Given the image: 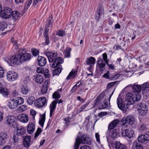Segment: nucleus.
Returning a JSON list of instances; mask_svg holds the SVG:
<instances>
[{
    "mask_svg": "<svg viewBox=\"0 0 149 149\" xmlns=\"http://www.w3.org/2000/svg\"><path fill=\"white\" fill-rule=\"evenodd\" d=\"M45 53L48 58L49 61L50 62H54L52 66L53 68H57L60 64L63 63V61L62 60L61 57H57V52H46Z\"/></svg>",
    "mask_w": 149,
    "mask_h": 149,
    "instance_id": "f257e3e1",
    "label": "nucleus"
},
{
    "mask_svg": "<svg viewBox=\"0 0 149 149\" xmlns=\"http://www.w3.org/2000/svg\"><path fill=\"white\" fill-rule=\"evenodd\" d=\"M132 88L133 90L132 92H137L140 94L141 89L142 94L147 95L146 94H148L149 92V81L145 82L141 85L134 84L132 85Z\"/></svg>",
    "mask_w": 149,
    "mask_h": 149,
    "instance_id": "f03ea898",
    "label": "nucleus"
},
{
    "mask_svg": "<svg viewBox=\"0 0 149 149\" xmlns=\"http://www.w3.org/2000/svg\"><path fill=\"white\" fill-rule=\"evenodd\" d=\"M24 99L21 97H17L15 98L10 99L7 101V105L10 109L16 108L18 105L24 102Z\"/></svg>",
    "mask_w": 149,
    "mask_h": 149,
    "instance_id": "7ed1b4c3",
    "label": "nucleus"
},
{
    "mask_svg": "<svg viewBox=\"0 0 149 149\" xmlns=\"http://www.w3.org/2000/svg\"><path fill=\"white\" fill-rule=\"evenodd\" d=\"M141 98L140 94L137 92H132L128 93L126 95L127 103L130 105L133 104L135 102L139 101Z\"/></svg>",
    "mask_w": 149,
    "mask_h": 149,
    "instance_id": "20e7f679",
    "label": "nucleus"
},
{
    "mask_svg": "<svg viewBox=\"0 0 149 149\" xmlns=\"http://www.w3.org/2000/svg\"><path fill=\"white\" fill-rule=\"evenodd\" d=\"M108 61L107 60V56L106 53H104L101 56L98 58L97 61V67L100 70H103L105 67L106 64H108Z\"/></svg>",
    "mask_w": 149,
    "mask_h": 149,
    "instance_id": "39448f33",
    "label": "nucleus"
},
{
    "mask_svg": "<svg viewBox=\"0 0 149 149\" xmlns=\"http://www.w3.org/2000/svg\"><path fill=\"white\" fill-rule=\"evenodd\" d=\"M136 122V120L133 116L128 115L123 118L121 121V123L123 126H126L128 125L132 126Z\"/></svg>",
    "mask_w": 149,
    "mask_h": 149,
    "instance_id": "423d86ee",
    "label": "nucleus"
},
{
    "mask_svg": "<svg viewBox=\"0 0 149 149\" xmlns=\"http://www.w3.org/2000/svg\"><path fill=\"white\" fill-rule=\"evenodd\" d=\"M90 138L86 134L82 135L80 139L77 137L76 139V142L75 143V148H78L79 144L81 143L83 144L88 143L89 142H90Z\"/></svg>",
    "mask_w": 149,
    "mask_h": 149,
    "instance_id": "0eeeda50",
    "label": "nucleus"
},
{
    "mask_svg": "<svg viewBox=\"0 0 149 149\" xmlns=\"http://www.w3.org/2000/svg\"><path fill=\"white\" fill-rule=\"evenodd\" d=\"M5 61L9 64L11 63L13 64L18 65L21 62L19 55L18 54L10 56L7 60V59Z\"/></svg>",
    "mask_w": 149,
    "mask_h": 149,
    "instance_id": "6e6552de",
    "label": "nucleus"
},
{
    "mask_svg": "<svg viewBox=\"0 0 149 149\" xmlns=\"http://www.w3.org/2000/svg\"><path fill=\"white\" fill-rule=\"evenodd\" d=\"M23 49H20L18 52L19 55L21 62H25L29 60L31 58V55L26 53H23Z\"/></svg>",
    "mask_w": 149,
    "mask_h": 149,
    "instance_id": "1a4fd4ad",
    "label": "nucleus"
},
{
    "mask_svg": "<svg viewBox=\"0 0 149 149\" xmlns=\"http://www.w3.org/2000/svg\"><path fill=\"white\" fill-rule=\"evenodd\" d=\"M117 104L118 108L124 113L126 112L130 105L128 103H125L123 104L122 103V100L119 97L117 98Z\"/></svg>",
    "mask_w": 149,
    "mask_h": 149,
    "instance_id": "9d476101",
    "label": "nucleus"
},
{
    "mask_svg": "<svg viewBox=\"0 0 149 149\" xmlns=\"http://www.w3.org/2000/svg\"><path fill=\"white\" fill-rule=\"evenodd\" d=\"M123 127L121 129V134L123 137H127L129 138H131L135 136L134 131L132 129H126L124 130Z\"/></svg>",
    "mask_w": 149,
    "mask_h": 149,
    "instance_id": "9b49d317",
    "label": "nucleus"
},
{
    "mask_svg": "<svg viewBox=\"0 0 149 149\" xmlns=\"http://www.w3.org/2000/svg\"><path fill=\"white\" fill-rule=\"evenodd\" d=\"M19 77V74L13 71H8L6 74L7 79L9 81H15Z\"/></svg>",
    "mask_w": 149,
    "mask_h": 149,
    "instance_id": "f8f14e48",
    "label": "nucleus"
},
{
    "mask_svg": "<svg viewBox=\"0 0 149 149\" xmlns=\"http://www.w3.org/2000/svg\"><path fill=\"white\" fill-rule=\"evenodd\" d=\"M35 106L38 108H41L47 105V101L46 98L45 97H40L36 99L34 102Z\"/></svg>",
    "mask_w": 149,
    "mask_h": 149,
    "instance_id": "ddd939ff",
    "label": "nucleus"
},
{
    "mask_svg": "<svg viewBox=\"0 0 149 149\" xmlns=\"http://www.w3.org/2000/svg\"><path fill=\"white\" fill-rule=\"evenodd\" d=\"M138 110L140 116H145L147 113L148 110L146 105L144 104H140Z\"/></svg>",
    "mask_w": 149,
    "mask_h": 149,
    "instance_id": "4468645a",
    "label": "nucleus"
},
{
    "mask_svg": "<svg viewBox=\"0 0 149 149\" xmlns=\"http://www.w3.org/2000/svg\"><path fill=\"white\" fill-rule=\"evenodd\" d=\"M12 12V10L10 8H6L3 11L1 15V17L4 19H8L11 16Z\"/></svg>",
    "mask_w": 149,
    "mask_h": 149,
    "instance_id": "2eb2a0df",
    "label": "nucleus"
},
{
    "mask_svg": "<svg viewBox=\"0 0 149 149\" xmlns=\"http://www.w3.org/2000/svg\"><path fill=\"white\" fill-rule=\"evenodd\" d=\"M15 117L13 116L9 115L6 117V121L7 124L11 127H14V125L16 123Z\"/></svg>",
    "mask_w": 149,
    "mask_h": 149,
    "instance_id": "dca6fc26",
    "label": "nucleus"
},
{
    "mask_svg": "<svg viewBox=\"0 0 149 149\" xmlns=\"http://www.w3.org/2000/svg\"><path fill=\"white\" fill-rule=\"evenodd\" d=\"M18 120L24 123H27L29 120L28 116L26 114L22 113L17 116Z\"/></svg>",
    "mask_w": 149,
    "mask_h": 149,
    "instance_id": "f3484780",
    "label": "nucleus"
},
{
    "mask_svg": "<svg viewBox=\"0 0 149 149\" xmlns=\"http://www.w3.org/2000/svg\"><path fill=\"white\" fill-rule=\"evenodd\" d=\"M32 144L31 137L29 136H26L24 139L23 145L24 146L27 148Z\"/></svg>",
    "mask_w": 149,
    "mask_h": 149,
    "instance_id": "a211bd4d",
    "label": "nucleus"
},
{
    "mask_svg": "<svg viewBox=\"0 0 149 149\" xmlns=\"http://www.w3.org/2000/svg\"><path fill=\"white\" fill-rule=\"evenodd\" d=\"M57 103V102L56 101L54 100L49 105V108L50 109V117L52 116L53 114L55 111Z\"/></svg>",
    "mask_w": 149,
    "mask_h": 149,
    "instance_id": "6ab92c4d",
    "label": "nucleus"
},
{
    "mask_svg": "<svg viewBox=\"0 0 149 149\" xmlns=\"http://www.w3.org/2000/svg\"><path fill=\"white\" fill-rule=\"evenodd\" d=\"M35 126L34 124L30 122L27 126V131L29 134L33 133L35 130Z\"/></svg>",
    "mask_w": 149,
    "mask_h": 149,
    "instance_id": "aec40b11",
    "label": "nucleus"
},
{
    "mask_svg": "<svg viewBox=\"0 0 149 149\" xmlns=\"http://www.w3.org/2000/svg\"><path fill=\"white\" fill-rule=\"evenodd\" d=\"M114 145L116 149H127V146L121 143L120 141H116Z\"/></svg>",
    "mask_w": 149,
    "mask_h": 149,
    "instance_id": "412c9836",
    "label": "nucleus"
},
{
    "mask_svg": "<svg viewBox=\"0 0 149 149\" xmlns=\"http://www.w3.org/2000/svg\"><path fill=\"white\" fill-rule=\"evenodd\" d=\"M16 134L19 136H21L24 134L26 131L25 128L23 126H20L17 127Z\"/></svg>",
    "mask_w": 149,
    "mask_h": 149,
    "instance_id": "4be33fe9",
    "label": "nucleus"
},
{
    "mask_svg": "<svg viewBox=\"0 0 149 149\" xmlns=\"http://www.w3.org/2000/svg\"><path fill=\"white\" fill-rule=\"evenodd\" d=\"M38 61L39 65L40 66H45L47 63L46 59L43 57L39 56L38 58Z\"/></svg>",
    "mask_w": 149,
    "mask_h": 149,
    "instance_id": "5701e85b",
    "label": "nucleus"
},
{
    "mask_svg": "<svg viewBox=\"0 0 149 149\" xmlns=\"http://www.w3.org/2000/svg\"><path fill=\"white\" fill-rule=\"evenodd\" d=\"M0 93L3 96L6 97L9 93V91L5 86L0 87Z\"/></svg>",
    "mask_w": 149,
    "mask_h": 149,
    "instance_id": "b1692460",
    "label": "nucleus"
},
{
    "mask_svg": "<svg viewBox=\"0 0 149 149\" xmlns=\"http://www.w3.org/2000/svg\"><path fill=\"white\" fill-rule=\"evenodd\" d=\"M35 81L37 83L42 84L44 81V78L42 75L38 74L34 76Z\"/></svg>",
    "mask_w": 149,
    "mask_h": 149,
    "instance_id": "393cba45",
    "label": "nucleus"
},
{
    "mask_svg": "<svg viewBox=\"0 0 149 149\" xmlns=\"http://www.w3.org/2000/svg\"><path fill=\"white\" fill-rule=\"evenodd\" d=\"M77 71L76 70H72L70 72L69 75L67 77L66 79L67 80L70 79H73L77 76Z\"/></svg>",
    "mask_w": 149,
    "mask_h": 149,
    "instance_id": "a878e982",
    "label": "nucleus"
},
{
    "mask_svg": "<svg viewBox=\"0 0 149 149\" xmlns=\"http://www.w3.org/2000/svg\"><path fill=\"white\" fill-rule=\"evenodd\" d=\"M111 137L113 139L117 138L119 136V131L116 129L113 130L109 134Z\"/></svg>",
    "mask_w": 149,
    "mask_h": 149,
    "instance_id": "bb28decb",
    "label": "nucleus"
},
{
    "mask_svg": "<svg viewBox=\"0 0 149 149\" xmlns=\"http://www.w3.org/2000/svg\"><path fill=\"white\" fill-rule=\"evenodd\" d=\"M11 16L13 19L15 21H16L20 19L21 15L19 12L14 11H12Z\"/></svg>",
    "mask_w": 149,
    "mask_h": 149,
    "instance_id": "cd10ccee",
    "label": "nucleus"
},
{
    "mask_svg": "<svg viewBox=\"0 0 149 149\" xmlns=\"http://www.w3.org/2000/svg\"><path fill=\"white\" fill-rule=\"evenodd\" d=\"M119 122V120L117 119L115 120L111 121L109 125L108 129L109 130L113 129L114 127L116 126Z\"/></svg>",
    "mask_w": 149,
    "mask_h": 149,
    "instance_id": "c85d7f7f",
    "label": "nucleus"
},
{
    "mask_svg": "<svg viewBox=\"0 0 149 149\" xmlns=\"http://www.w3.org/2000/svg\"><path fill=\"white\" fill-rule=\"evenodd\" d=\"M49 81V80L47 79L45 81L41 89V92L42 94H45L47 92Z\"/></svg>",
    "mask_w": 149,
    "mask_h": 149,
    "instance_id": "c756f323",
    "label": "nucleus"
},
{
    "mask_svg": "<svg viewBox=\"0 0 149 149\" xmlns=\"http://www.w3.org/2000/svg\"><path fill=\"white\" fill-rule=\"evenodd\" d=\"M132 149H143V148L140 143L135 141L132 143Z\"/></svg>",
    "mask_w": 149,
    "mask_h": 149,
    "instance_id": "7c9ffc66",
    "label": "nucleus"
},
{
    "mask_svg": "<svg viewBox=\"0 0 149 149\" xmlns=\"http://www.w3.org/2000/svg\"><path fill=\"white\" fill-rule=\"evenodd\" d=\"M53 23V18L52 17H50L46 21V27L51 28L52 26Z\"/></svg>",
    "mask_w": 149,
    "mask_h": 149,
    "instance_id": "2f4dec72",
    "label": "nucleus"
},
{
    "mask_svg": "<svg viewBox=\"0 0 149 149\" xmlns=\"http://www.w3.org/2000/svg\"><path fill=\"white\" fill-rule=\"evenodd\" d=\"M21 91L23 94L26 95L28 94L30 91L27 86H23L21 88Z\"/></svg>",
    "mask_w": 149,
    "mask_h": 149,
    "instance_id": "473e14b6",
    "label": "nucleus"
},
{
    "mask_svg": "<svg viewBox=\"0 0 149 149\" xmlns=\"http://www.w3.org/2000/svg\"><path fill=\"white\" fill-rule=\"evenodd\" d=\"M95 59L94 58L91 56L88 58L86 63L88 65H94L95 64Z\"/></svg>",
    "mask_w": 149,
    "mask_h": 149,
    "instance_id": "72a5a7b5",
    "label": "nucleus"
},
{
    "mask_svg": "<svg viewBox=\"0 0 149 149\" xmlns=\"http://www.w3.org/2000/svg\"><path fill=\"white\" fill-rule=\"evenodd\" d=\"M71 50V48L68 47L66 48L64 51V54L65 57L68 58L70 57V53Z\"/></svg>",
    "mask_w": 149,
    "mask_h": 149,
    "instance_id": "f704fd0d",
    "label": "nucleus"
},
{
    "mask_svg": "<svg viewBox=\"0 0 149 149\" xmlns=\"http://www.w3.org/2000/svg\"><path fill=\"white\" fill-rule=\"evenodd\" d=\"M108 106L107 100L105 99L103 103L101 105H99L98 109H104L107 108Z\"/></svg>",
    "mask_w": 149,
    "mask_h": 149,
    "instance_id": "c9c22d12",
    "label": "nucleus"
},
{
    "mask_svg": "<svg viewBox=\"0 0 149 149\" xmlns=\"http://www.w3.org/2000/svg\"><path fill=\"white\" fill-rule=\"evenodd\" d=\"M59 68L56 70H54L53 71V74L54 75H56L59 74L61 72L62 70V67L60 66L59 64L58 65Z\"/></svg>",
    "mask_w": 149,
    "mask_h": 149,
    "instance_id": "e433bc0d",
    "label": "nucleus"
},
{
    "mask_svg": "<svg viewBox=\"0 0 149 149\" xmlns=\"http://www.w3.org/2000/svg\"><path fill=\"white\" fill-rule=\"evenodd\" d=\"M0 138L6 141L8 138V136L6 132H2L0 133Z\"/></svg>",
    "mask_w": 149,
    "mask_h": 149,
    "instance_id": "4c0bfd02",
    "label": "nucleus"
},
{
    "mask_svg": "<svg viewBox=\"0 0 149 149\" xmlns=\"http://www.w3.org/2000/svg\"><path fill=\"white\" fill-rule=\"evenodd\" d=\"M35 101L34 97L33 96H30L27 100V102L30 105H32Z\"/></svg>",
    "mask_w": 149,
    "mask_h": 149,
    "instance_id": "58836bf2",
    "label": "nucleus"
},
{
    "mask_svg": "<svg viewBox=\"0 0 149 149\" xmlns=\"http://www.w3.org/2000/svg\"><path fill=\"white\" fill-rule=\"evenodd\" d=\"M32 0H27L24 5V10H26L30 6L32 2Z\"/></svg>",
    "mask_w": 149,
    "mask_h": 149,
    "instance_id": "ea45409f",
    "label": "nucleus"
},
{
    "mask_svg": "<svg viewBox=\"0 0 149 149\" xmlns=\"http://www.w3.org/2000/svg\"><path fill=\"white\" fill-rule=\"evenodd\" d=\"M45 114H43L39 120V124L41 127H43L45 121Z\"/></svg>",
    "mask_w": 149,
    "mask_h": 149,
    "instance_id": "a19ab883",
    "label": "nucleus"
},
{
    "mask_svg": "<svg viewBox=\"0 0 149 149\" xmlns=\"http://www.w3.org/2000/svg\"><path fill=\"white\" fill-rule=\"evenodd\" d=\"M28 107L25 105H22L19 107L18 108V110L21 112H23L27 110Z\"/></svg>",
    "mask_w": 149,
    "mask_h": 149,
    "instance_id": "79ce46f5",
    "label": "nucleus"
},
{
    "mask_svg": "<svg viewBox=\"0 0 149 149\" xmlns=\"http://www.w3.org/2000/svg\"><path fill=\"white\" fill-rule=\"evenodd\" d=\"M64 120L66 122V124L67 125H68L72 123L73 119L72 118L68 116Z\"/></svg>",
    "mask_w": 149,
    "mask_h": 149,
    "instance_id": "37998d69",
    "label": "nucleus"
},
{
    "mask_svg": "<svg viewBox=\"0 0 149 149\" xmlns=\"http://www.w3.org/2000/svg\"><path fill=\"white\" fill-rule=\"evenodd\" d=\"M81 84V82H78L72 88L71 90V92L72 93L74 92L78 87L80 86Z\"/></svg>",
    "mask_w": 149,
    "mask_h": 149,
    "instance_id": "c03bdc74",
    "label": "nucleus"
},
{
    "mask_svg": "<svg viewBox=\"0 0 149 149\" xmlns=\"http://www.w3.org/2000/svg\"><path fill=\"white\" fill-rule=\"evenodd\" d=\"M49 72V70L47 69H44L43 72L42 73L45 78H48L50 77V74Z\"/></svg>",
    "mask_w": 149,
    "mask_h": 149,
    "instance_id": "a18cd8bd",
    "label": "nucleus"
},
{
    "mask_svg": "<svg viewBox=\"0 0 149 149\" xmlns=\"http://www.w3.org/2000/svg\"><path fill=\"white\" fill-rule=\"evenodd\" d=\"M42 132V130L40 128H38L35 134L34 137V138H36Z\"/></svg>",
    "mask_w": 149,
    "mask_h": 149,
    "instance_id": "49530a36",
    "label": "nucleus"
},
{
    "mask_svg": "<svg viewBox=\"0 0 149 149\" xmlns=\"http://www.w3.org/2000/svg\"><path fill=\"white\" fill-rule=\"evenodd\" d=\"M45 37V42L43 43V45H48L50 42V40L49 39V38L47 35L45 36L44 35Z\"/></svg>",
    "mask_w": 149,
    "mask_h": 149,
    "instance_id": "de8ad7c7",
    "label": "nucleus"
},
{
    "mask_svg": "<svg viewBox=\"0 0 149 149\" xmlns=\"http://www.w3.org/2000/svg\"><path fill=\"white\" fill-rule=\"evenodd\" d=\"M147 127H148L146 125L143 124L140 126L139 129L140 130L142 131H146L147 129Z\"/></svg>",
    "mask_w": 149,
    "mask_h": 149,
    "instance_id": "09e8293b",
    "label": "nucleus"
},
{
    "mask_svg": "<svg viewBox=\"0 0 149 149\" xmlns=\"http://www.w3.org/2000/svg\"><path fill=\"white\" fill-rule=\"evenodd\" d=\"M18 135L17 134L13 135V141L15 143H17L18 142L19 139L18 138Z\"/></svg>",
    "mask_w": 149,
    "mask_h": 149,
    "instance_id": "8fccbe9b",
    "label": "nucleus"
},
{
    "mask_svg": "<svg viewBox=\"0 0 149 149\" xmlns=\"http://www.w3.org/2000/svg\"><path fill=\"white\" fill-rule=\"evenodd\" d=\"M53 98L55 99H58L60 97V95L58 91L55 92L53 93Z\"/></svg>",
    "mask_w": 149,
    "mask_h": 149,
    "instance_id": "3c124183",
    "label": "nucleus"
},
{
    "mask_svg": "<svg viewBox=\"0 0 149 149\" xmlns=\"http://www.w3.org/2000/svg\"><path fill=\"white\" fill-rule=\"evenodd\" d=\"M138 140L139 142L143 143L145 141L144 135L141 134L138 138Z\"/></svg>",
    "mask_w": 149,
    "mask_h": 149,
    "instance_id": "603ef678",
    "label": "nucleus"
},
{
    "mask_svg": "<svg viewBox=\"0 0 149 149\" xmlns=\"http://www.w3.org/2000/svg\"><path fill=\"white\" fill-rule=\"evenodd\" d=\"M101 101L96 98L93 102V107L98 106V107L99 105H101Z\"/></svg>",
    "mask_w": 149,
    "mask_h": 149,
    "instance_id": "864d4df0",
    "label": "nucleus"
},
{
    "mask_svg": "<svg viewBox=\"0 0 149 149\" xmlns=\"http://www.w3.org/2000/svg\"><path fill=\"white\" fill-rule=\"evenodd\" d=\"M104 96V93H102L100 94L96 98L97 99V100H99L101 101L103 99Z\"/></svg>",
    "mask_w": 149,
    "mask_h": 149,
    "instance_id": "5fc2aeb1",
    "label": "nucleus"
},
{
    "mask_svg": "<svg viewBox=\"0 0 149 149\" xmlns=\"http://www.w3.org/2000/svg\"><path fill=\"white\" fill-rule=\"evenodd\" d=\"M65 34V33L64 31L59 30L57 32V35L61 36H62Z\"/></svg>",
    "mask_w": 149,
    "mask_h": 149,
    "instance_id": "6e6d98bb",
    "label": "nucleus"
},
{
    "mask_svg": "<svg viewBox=\"0 0 149 149\" xmlns=\"http://www.w3.org/2000/svg\"><path fill=\"white\" fill-rule=\"evenodd\" d=\"M104 12V11L103 8L102 7H100L98 10V11L97 13L101 16L102 15L103 16Z\"/></svg>",
    "mask_w": 149,
    "mask_h": 149,
    "instance_id": "4d7b16f0",
    "label": "nucleus"
},
{
    "mask_svg": "<svg viewBox=\"0 0 149 149\" xmlns=\"http://www.w3.org/2000/svg\"><path fill=\"white\" fill-rule=\"evenodd\" d=\"M89 102L86 103V104H84L82 105L81 107L79 109V111L78 112V113L81 112L89 104Z\"/></svg>",
    "mask_w": 149,
    "mask_h": 149,
    "instance_id": "13d9d810",
    "label": "nucleus"
},
{
    "mask_svg": "<svg viewBox=\"0 0 149 149\" xmlns=\"http://www.w3.org/2000/svg\"><path fill=\"white\" fill-rule=\"evenodd\" d=\"M31 51L33 55L34 56H37L39 54V51L35 49H32Z\"/></svg>",
    "mask_w": 149,
    "mask_h": 149,
    "instance_id": "bf43d9fd",
    "label": "nucleus"
},
{
    "mask_svg": "<svg viewBox=\"0 0 149 149\" xmlns=\"http://www.w3.org/2000/svg\"><path fill=\"white\" fill-rule=\"evenodd\" d=\"M95 137L97 141L99 143V144H100V135L98 133H95Z\"/></svg>",
    "mask_w": 149,
    "mask_h": 149,
    "instance_id": "052dcab7",
    "label": "nucleus"
},
{
    "mask_svg": "<svg viewBox=\"0 0 149 149\" xmlns=\"http://www.w3.org/2000/svg\"><path fill=\"white\" fill-rule=\"evenodd\" d=\"M4 74V71L3 68L0 66V78H2L3 77Z\"/></svg>",
    "mask_w": 149,
    "mask_h": 149,
    "instance_id": "680f3d73",
    "label": "nucleus"
},
{
    "mask_svg": "<svg viewBox=\"0 0 149 149\" xmlns=\"http://www.w3.org/2000/svg\"><path fill=\"white\" fill-rule=\"evenodd\" d=\"M145 141H149V132H147L144 135Z\"/></svg>",
    "mask_w": 149,
    "mask_h": 149,
    "instance_id": "e2e57ef3",
    "label": "nucleus"
},
{
    "mask_svg": "<svg viewBox=\"0 0 149 149\" xmlns=\"http://www.w3.org/2000/svg\"><path fill=\"white\" fill-rule=\"evenodd\" d=\"M44 68L42 67L38 68L37 69V72L38 73H42L43 72Z\"/></svg>",
    "mask_w": 149,
    "mask_h": 149,
    "instance_id": "0e129e2a",
    "label": "nucleus"
},
{
    "mask_svg": "<svg viewBox=\"0 0 149 149\" xmlns=\"http://www.w3.org/2000/svg\"><path fill=\"white\" fill-rule=\"evenodd\" d=\"M109 74V72L108 71L103 75V76L106 79H111V78L110 77Z\"/></svg>",
    "mask_w": 149,
    "mask_h": 149,
    "instance_id": "69168bd1",
    "label": "nucleus"
},
{
    "mask_svg": "<svg viewBox=\"0 0 149 149\" xmlns=\"http://www.w3.org/2000/svg\"><path fill=\"white\" fill-rule=\"evenodd\" d=\"M115 83V82H112L111 83H109L108 84L107 86V88H110L111 87H112L114 85Z\"/></svg>",
    "mask_w": 149,
    "mask_h": 149,
    "instance_id": "338daca9",
    "label": "nucleus"
},
{
    "mask_svg": "<svg viewBox=\"0 0 149 149\" xmlns=\"http://www.w3.org/2000/svg\"><path fill=\"white\" fill-rule=\"evenodd\" d=\"M80 149H91V148L88 146L84 145L81 146Z\"/></svg>",
    "mask_w": 149,
    "mask_h": 149,
    "instance_id": "774afa93",
    "label": "nucleus"
}]
</instances>
